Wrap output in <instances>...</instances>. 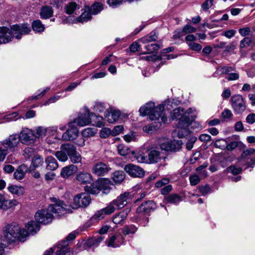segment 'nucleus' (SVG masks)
Returning <instances> with one entry per match:
<instances>
[{
  "label": "nucleus",
  "instance_id": "obj_48",
  "mask_svg": "<svg viewBox=\"0 0 255 255\" xmlns=\"http://www.w3.org/2000/svg\"><path fill=\"white\" fill-rule=\"evenodd\" d=\"M157 39V34L156 33V32H154L153 34L151 33L150 35L142 38L141 41L142 42L145 43L155 41Z\"/></svg>",
  "mask_w": 255,
  "mask_h": 255
},
{
  "label": "nucleus",
  "instance_id": "obj_44",
  "mask_svg": "<svg viewBox=\"0 0 255 255\" xmlns=\"http://www.w3.org/2000/svg\"><path fill=\"white\" fill-rule=\"evenodd\" d=\"M137 228L133 225L126 226L123 229V233L124 235L134 234L137 231Z\"/></svg>",
  "mask_w": 255,
  "mask_h": 255
},
{
  "label": "nucleus",
  "instance_id": "obj_17",
  "mask_svg": "<svg viewBox=\"0 0 255 255\" xmlns=\"http://www.w3.org/2000/svg\"><path fill=\"white\" fill-rule=\"evenodd\" d=\"M75 179L80 184H90L93 181L91 174L86 171L78 172L76 175Z\"/></svg>",
  "mask_w": 255,
  "mask_h": 255
},
{
  "label": "nucleus",
  "instance_id": "obj_46",
  "mask_svg": "<svg viewBox=\"0 0 255 255\" xmlns=\"http://www.w3.org/2000/svg\"><path fill=\"white\" fill-rule=\"evenodd\" d=\"M35 154V149L33 147H26L23 151V155L26 159H29Z\"/></svg>",
  "mask_w": 255,
  "mask_h": 255
},
{
  "label": "nucleus",
  "instance_id": "obj_49",
  "mask_svg": "<svg viewBox=\"0 0 255 255\" xmlns=\"http://www.w3.org/2000/svg\"><path fill=\"white\" fill-rule=\"evenodd\" d=\"M242 169L240 167H236L235 165H231L226 169V172L231 173L234 175L239 174L241 172Z\"/></svg>",
  "mask_w": 255,
  "mask_h": 255
},
{
  "label": "nucleus",
  "instance_id": "obj_6",
  "mask_svg": "<svg viewBox=\"0 0 255 255\" xmlns=\"http://www.w3.org/2000/svg\"><path fill=\"white\" fill-rule=\"evenodd\" d=\"M3 234L8 242H14L18 240L24 241L27 236V233L25 230L16 223H12L6 226L4 228Z\"/></svg>",
  "mask_w": 255,
  "mask_h": 255
},
{
  "label": "nucleus",
  "instance_id": "obj_37",
  "mask_svg": "<svg viewBox=\"0 0 255 255\" xmlns=\"http://www.w3.org/2000/svg\"><path fill=\"white\" fill-rule=\"evenodd\" d=\"M104 238L102 235H98L93 238L89 239L87 242V244L89 246H97L101 242Z\"/></svg>",
  "mask_w": 255,
  "mask_h": 255
},
{
  "label": "nucleus",
  "instance_id": "obj_52",
  "mask_svg": "<svg viewBox=\"0 0 255 255\" xmlns=\"http://www.w3.org/2000/svg\"><path fill=\"white\" fill-rule=\"evenodd\" d=\"M96 133L95 129L92 128H86L82 131V135L84 137L93 136Z\"/></svg>",
  "mask_w": 255,
  "mask_h": 255
},
{
  "label": "nucleus",
  "instance_id": "obj_53",
  "mask_svg": "<svg viewBox=\"0 0 255 255\" xmlns=\"http://www.w3.org/2000/svg\"><path fill=\"white\" fill-rule=\"evenodd\" d=\"M110 134H112V130L107 128H103L100 132V137L104 138L108 137Z\"/></svg>",
  "mask_w": 255,
  "mask_h": 255
},
{
  "label": "nucleus",
  "instance_id": "obj_3",
  "mask_svg": "<svg viewBox=\"0 0 255 255\" xmlns=\"http://www.w3.org/2000/svg\"><path fill=\"white\" fill-rule=\"evenodd\" d=\"M30 31V27L27 24L13 25L10 29L5 26L0 27V44L8 43L13 37L20 39L22 35L28 34Z\"/></svg>",
  "mask_w": 255,
  "mask_h": 255
},
{
  "label": "nucleus",
  "instance_id": "obj_4",
  "mask_svg": "<svg viewBox=\"0 0 255 255\" xmlns=\"http://www.w3.org/2000/svg\"><path fill=\"white\" fill-rule=\"evenodd\" d=\"M128 192L121 194L116 199L110 202L106 208L98 211L94 215V218L98 220H101L106 215H110L116 210L123 208L128 203Z\"/></svg>",
  "mask_w": 255,
  "mask_h": 255
},
{
  "label": "nucleus",
  "instance_id": "obj_8",
  "mask_svg": "<svg viewBox=\"0 0 255 255\" xmlns=\"http://www.w3.org/2000/svg\"><path fill=\"white\" fill-rule=\"evenodd\" d=\"M84 113H79L77 118L73 121L69 123L70 127H84L91 123V114L87 108H85Z\"/></svg>",
  "mask_w": 255,
  "mask_h": 255
},
{
  "label": "nucleus",
  "instance_id": "obj_62",
  "mask_svg": "<svg viewBox=\"0 0 255 255\" xmlns=\"http://www.w3.org/2000/svg\"><path fill=\"white\" fill-rule=\"evenodd\" d=\"M189 179L190 184L192 186L197 185L200 181L199 177L196 174L190 176Z\"/></svg>",
  "mask_w": 255,
  "mask_h": 255
},
{
  "label": "nucleus",
  "instance_id": "obj_25",
  "mask_svg": "<svg viewBox=\"0 0 255 255\" xmlns=\"http://www.w3.org/2000/svg\"><path fill=\"white\" fill-rule=\"evenodd\" d=\"M124 239L121 235L113 236L109 240L107 245L113 248L119 247L123 243Z\"/></svg>",
  "mask_w": 255,
  "mask_h": 255
},
{
  "label": "nucleus",
  "instance_id": "obj_12",
  "mask_svg": "<svg viewBox=\"0 0 255 255\" xmlns=\"http://www.w3.org/2000/svg\"><path fill=\"white\" fill-rule=\"evenodd\" d=\"M232 107L237 114L242 113L246 110L245 101L240 95H235L231 98Z\"/></svg>",
  "mask_w": 255,
  "mask_h": 255
},
{
  "label": "nucleus",
  "instance_id": "obj_26",
  "mask_svg": "<svg viewBox=\"0 0 255 255\" xmlns=\"http://www.w3.org/2000/svg\"><path fill=\"white\" fill-rule=\"evenodd\" d=\"M28 171L27 167L22 164L20 165L13 174L14 178L16 180H20L24 178L25 173Z\"/></svg>",
  "mask_w": 255,
  "mask_h": 255
},
{
  "label": "nucleus",
  "instance_id": "obj_5",
  "mask_svg": "<svg viewBox=\"0 0 255 255\" xmlns=\"http://www.w3.org/2000/svg\"><path fill=\"white\" fill-rule=\"evenodd\" d=\"M164 109V106L162 105L155 107L154 103L149 102L141 107L139 112L142 116L149 115V119L152 121H160L165 123L167 117L165 113H163Z\"/></svg>",
  "mask_w": 255,
  "mask_h": 255
},
{
  "label": "nucleus",
  "instance_id": "obj_33",
  "mask_svg": "<svg viewBox=\"0 0 255 255\" xmlns=\"http://www.w3.org/2000/svg\"><path fill=\"white\" fill-rule=\"evenodd\" d=\"M53 10L51 7L44 6L41 9L40 16L41 18L47 19L53 15Z\"/></svg>",
  "mask_w": 255,
  "mask_h": 255
},
{
  "label": "nucleus",
  "instance_id": "obj_51",
  "mask_svg": "<svg viewBox=\"0 0 255 255\" xmlns=\"http://www.w3.org/2000/svg\"><path fill=\"white\" fill-rule=\"evenodd\" d=\"M215 146L216 147L222 149L226 148V146H227V141L224 139L216 140L215 142Z\"/></svg>",
  "mask_w": 255,
  "mask_h": 255
},
{
  "label": "nucleus",
  "instance_id": "obj_1",
  "mask_svg": "<svg viewBox=\"0 0 255 255\" xmlns=\"http://www.w3.org/2000/svg\"><path fill=\"white\" fill-rule=\"evenodd\" d=\"M54 204L49 206L47 209L38 210L35 215V219L37 222L44 225L47 224L52 222L53 215L58 217L70 212V209H67L66 205L61 201H58L56 198H51Z\"/></svg>",
  "mask_w": 255,
  "mask_h": 255
},
{
  "label": "nucleus",
  "instance_id": "obj_54",
  "mask_svg": "<svg viewBox=\"0 0 255 255\" xmlns=\"http://www.w3.org/2000/svg\"><path fill=\"white\" fill-rule=\"evenodd\" d=\"M159 48L160 46L157 44H149L145 46L146 49L150 53L157 51Z\"/></svg>",
  "mask_w": 255,
  "mask_h": 255
},
{
  "label": "nucleus",
  "instance_id": "obj_35",
  "mask_svg": "<svg viewBox=\"0 0 255 255\" xmlns=\"http://www.w3.org/2000/svg\"><path fill=\"white\" fill-rule=\"evenodd\" d=\"M79 7L75 2H70L68 3L65 7V12L69 14H71Z\"/></svg>",
  "mask_w": 255,
  "mask_h": 255
},
{
  "label": "nucleus",
  "instance_id": "obj_36",
  "mask_svg": "<svg viewBox=\"0 0 255 255\" xmlns=\"http://www.w3.org/2000/svg\"><path fill=\"white\" fill-rule=\"evenodd\" d=\"M33 30L36 32H41L44 30V26L41 23L40 20H36L33 21L32 23Z\"/></svg>",
  "mask_w": 255,
  "mask_h": 255
},
{
  "label": "nucleus",
  "instance_id": "obj_60",
  "mask_svg": "<svg viewBox=\"0 0 255 255\" xmlns=\"http://www.w3.org/2000/svg\"><path fill=\"white\" fill-rule=\"evenodd\" d=\"M199 189L202 195H206L211 192V188L208 185L200 186Z\"/></svg>",
  "mask_w": 255,
  "mask_h": 255
},
{
  "label": "nucleus",
  "instance_id": "obj_40",
  "mask_svg": "<svg viewBox=\"0 0 255 255\" xmlns=\"http://www.w3.org/2000/svg\"><path fill=\"white\" fill-rule=\"evenodd\" d=\"M182 142L181 140L170 141V151L176 152L181 149Z\"/></svg>",
  "mask_w": 255,
  "mask_h": 255
},
{
  "label": "nucleus",
  "instance_id": "obj_57",
  "mask_svg": "<svg viewBox=\"0 0 255 255\" xmlns=\"http://www.w3.org/2000/svg\"><path fill=\"white\" fill-rule=\"evenodd\" d=\"M255 152V149L253 148L247 149L243 151L241 155V162H242V159H245L248 157L249 156H251Z\"/></svg>",
  "mask_w": 255,
  "mask_h": 255
},
{
  "label": "nucleus",
  "instance_id": "obj_56",
  "mask_svg": "<svg viewBox=\"0 0 255 255\" xmlns=\"http://www.w3.org/2000/svg\"><path fill=\"white\" fill-rule=\"evenodd\" d=\"M170 141L171 140H169L168 139H163V141L161 142L160 143L161 149L166 151H170Z\"/></svg>",
  "mask_w": 255,
  "mask_h": 255
},
{
  "label": "nucleus",
  "instance_id": "obj_32",
  "mask_svg": "<svg viewBox=\"0 0 255 255\" xmlns=\"http://www.w3.org/2000/svg\"><path fill=\"white\" fill-rule=\"evenodd\" d=\"M91 116V122H93V125L94 126L99 128L102 127L104 126L103 118L102 116H97L93 113H92Z\"/></svg>",
  "mask_w": 255,
  "mask_h": 255
},
{
  "label": "nucleus",
  "instance_id": "obj_61",
  "mask_svg": "<svg viewBox=\"0 0 255 255\" xmlns=\"http://www.w3.org/2000/svg\"><path fill=\"white\" fill-rule=\"evenodd\" d=\"M251 42V39L249 37H246L241 40L240 42V47L243 48L248 46L250 45Z\"/></svg>",
  "mask_w": 255,
  "mask_h": 255
},
{
  "label": "nucleus",
  "instance_id": "obj_31",
  "mask_svg": "<svg viewBox=\"0 0 255 255\" xmlns=\"http://www.w3.org/2000/svg\"><path fill=\"white\" fill-rule=\"evenodd\" d=\"M104 8L103 4L101 2H95L89 9L92 15H96L100 12Z\"/></svg>",
  "mask_w": 255,
  "mask_h": 255
},
{
  "label": "nucleus",
  "instance_id": "obj_10",
  "mask_svg": "<svg viewBox=\"0 0 255 255\" xmlns=\"http://www.w3.org/2000/svg\"><path fill=\"white\" fill-rule=\"evenodd\" d=\"M33 134L34 132L32 130L24 128H22L18 135V137L19 141L22 144L30 145L34 144L35 142V139Z\"/></svg>",
  "mask_w": 255,
  "mask_h": 255
},
{
  "label": "nucleus",
  "instance_id": "obj_16",
  "mask_svg": "<svg viewBox=\"0 0 255 255\" xmlns=\"http://www.w3.org/2000/svg\"><path fill=\"white\" fill-rule=\"evenodd\" d=\"M68 127L69 128L63 134L62 138L63 140L73 141L78 137L79 130L75 126L70 127L69 123L68 124Z\"/></svg>",
  "mask_w": 255,
  "mask_h": 255
},
{
  "label": "nucleus",
  "instance_id": "obj_38",
  "mask_svg": "<svg viewBox=\"0 0 255 255\" xmlns=\"http://www.w3.org/2000/svg\"><path fill=\"white\" fill-rule=\"evenodd\" d=\"M125 178V174L122 171H117L113 173V179L116 183H121Z\"/></svg>",
  "mask_w": 255,
  "mask_h": 255
},
{
  "label": "nucleus",
  "instance_id": "obj_19",
  "mask_svg": "<svg viewBox=\"0 0 255 255\" xmlns=\"http://www.w3.org/2000/svg\"><path fill=\"white\" fill-rule=\"evenodd\" d=\"M155 204L153 201H148L143 203L136 210L138 213L148 214L155 208Z\"/></svg>",
  "mask_w": 255,
  "mask_h": 255
},
{
  "label": "nucleus",
  "instance_id": "obj_50",
  "mask_svg": "<svg viewBox=\"0 0 255 255\" xmlns=\"http://www.w3.org/2000/svg\"><path fill=\"white\" fill-rule=\"evenodd\" d=\"M69 158L71 161L74 163H80L82 160V157L77 151H75Z\"/></svg>",
  "mask_w": 255,
  "mask_h": 255
},
{
  "label": "nucleus",
  "instance_id": "obj_29",
  "mask_svg": "<svg viewBox=\"0 0 255 255\" xmlns=\"http://www.w3.org/2000/svg\"><path fill=\"white\" fill-rule=\"evenodd\" d=\"M43 163V158L39 155H35L32 160L31 164L29 167L28 172H31L32 170L41 166Z\"/></svg>",
  "mask_w": 255,
  "mask_h": 255
},
{
  "label": "nucleus",
  "instance_id": "obj_58",
  "mask_svg": "<svg viewBox=\"0 0 255 255\" xmlns=\"http://www.w3.org/2000/svg\"><path fill=\"white\" fill-rule=\"evenodd\" d=\"M188 46L190 49L197 52L200 51L202 48L200 44L196 43L195 42L189 43Z\"/></svg>",
  "mask_w": 255,
  "mask_h": 255
},
{
  "label": "nucleus",
  "instance_id": "obj_59",
  "mask_svg": "<svg viewBox=\"0 0 255 255\" xmlns=\"http://www.w3.org/2000/svg\"><path fill=\"white\" fill-rule=\"evenodd\" d=\"M123 2L122 0H108L107 3L111 7L113 8L117 7L120 5Z\"/></svg>",
  "mask_w": 255,
  "mask_h": 255
},
{
  "label": "nucleus",
  "instance_id": "obj_2",
  "mask_svg": "<svg viewBox=\"0 0 255 255\" xmlns=\"http://www.w3.org/2000/svg\"><path fill=\"white\" fill-rule=\"evenodd\" d=\"M193 111L192 108H189L187 111H184L183 108L179 107L173 110L171 113L170 117L172 120H179L178 128L181 129L178 132L179 138H182L188 134L189 130L187 128L195 119L194 116L190 115Z\"/></svg>",
  "mask_w": 255,
  "mask_h": 255
},
{
  "label": "nucleus",
  "instance_id": "obj_55",
  "mask_svg": "<svg viewBox=\"0 0 255 255\" xmlns=\"http://www.w3.org/2000/svg\"><path fill=\"white\" fill-rule=\"evenodd\" d=\"M106 109V106L104 103L101 102L96 103L94 106V110L97 112L101 113L104 112Z\"/></svg>",
  "mask_w": 255,
  "mask_h": 255
},
{
  "label": "nucleus",
  "instance_id": "obj_42",
  "mask_svg": "<svg viewBox=\"0 0 255 255\" xmlns=\"http://www.w3.org/2000/svg\"><path fill=\"white\" fill-rule=\"evenodd\" d=\"M167 202L172 204H176L181 201V197L177 194H172L165 198Z\"/></svg>",
  "mask_w": 255,
  "mask_h": 255
},
{
  "label": "nucleus",
  "instance_id": "obj_27",
  "mask_svg": "<svg viewBox=\"0 0 255 255\" xmlns=\"http://www.w3.org/2000/svg\"><path fill=\"white\" fill-rule=\"evenodd\" d=\"M157 121V122H154L148 126H144L143 128V130L146 133H152L157 130L161 126V123L162 122L160 121Z\"/></svg>",
  "mask_w": 255,
  "mask_h": 255
},
{
  "label": "nucleus",
  "instance_id": "obj_23",
  "mask_svg": "<svg viewBox=\"0 0 255 255\" xmlns=\"http://www.w3.org/2000/svg\"><path fill=\"white\" fill-rule=\"evenodd\" d=\"M27 233V236L29 235H33L35 234L40 229V226L37 223L33 221H29L25 226Z\"/></svg>",
  "mask_w": 255,
  "mask_h": 255
},
{
  "label": "nucleus",
  "instance_id": "obj_18",
  "mask_svg": "<svg viewBox=\"0 0 255 255\" xmlns=\"http://www.w3.org/2000/svg\"><path fill=\"white\" fill-rule=\"evenodd\" d=\"M129 212L130 209L127 208L116 214L112 218L113 223L117 225H123Z\"/></svg>",
  "mask_w": 255,
  "mask_h": 255
},
{
  "label": "nucleus",
  "instance_id": "obj_14",
  "mask_svg": "<svg viewBox=\"0 0 255 255\" xmlns=\"http://www.w3.org/2000/svg\"><path fill=\"white\" fill-rule=\"evenodd\" d=\"M125 170L133 177L141 178L144 175V171L140 167L133 164H128L124 168Z\"/></svg>",
  "mask_w": 255,
  "mask_h": 255
},
{
  "label": "nucleus",
  "instance_id": "obj_41",
  "mask_svg": "<svg viewBox=\"0 0 255 255\" xmlns=\"http://www.w3.org/2000/svg\"><path fill=\"white\" fill-rule=\"evenodd\" d=\"M131 153L138 162H148V158L147 159V157L144 155V154L143 153L138 152L136 154L134 151H131Z\"/></svg>",
  "mask_w": 255,
  "mask_h": 255
},
{
  "label": "nucleus",
  "instance_id": "obj_30",
  "mask_svg": "<svg viewBox=\"0 0 255 255\" xmlns=\"http://www.w3.org/2000/svg\"><path fill=\"white\" fill-rule=\"evenodd\" d=\"M60 149L63 150L67 156L70 157L77 151L76 147L71 143H65L61 145Z\"/></svg>",
  "mask_w": 255,
  "mask_h": 255
},
{
  "label": "nucleus",
  "instance_id": "obj_24",
  "mask_svg": "<svg viewBox=\"0 0 255 255\" xmlns=\"http://www.w3.org/2000/svg\"><path fill=\"white\" fill-rule=\"evenodd\" d=\"M77 167L76 166L71 164L62 168L60 175L63 178H68L76 172Z\"/></svg>",
  "mask_w": 255,
  "mask_h": 255
},
{
  "label": "nucleus",
  "instance_id": "obj_7",
  "mask_svg": "<svg viewBox=\"0 0 255 255\" xmlns=\"http://www.w3.org/2000/svg\"><path fill=\"white\" fill-rule=\"evenodd\" d=\"M113 184L108 179H104L96 183H94L90 186H86L85 190L92 194H98L100 191L103 193L107 194L110 193Z\"/></svg>",
  "mask_w": 255,
  "mask_h": 255
},
{
  "label": "nucleus",
  "instance_id": "obj_22",
  "mask_svg": "<svg viewBox=\"0 0 255 255\" xmlns=\"http://www.w3.org/2000/svg\"><path fill=\"white\" fill-rule=\"evenodd\" d=\"M120 115V112L117 110H112L111 111L107 110L105 114V118L110 123H114L118 121Z\"/></svg>",
  "mask_w": 255,
  "mask_h": 255
},
{
  "label": "nucleus",
  "instance_id": "obj_34",
  "mask_svg": "<svg viewBox=\"0 0 255 255\" xmlns=\"http://www.w3.org/2000/svg\"><path fill=\"white\" fill-rule=\"evenodd\" d=\"M7 189L11 193L18 196L22 195L24 192L23 187L16 185H9L8 186Z\"/></svg>",
  "mask_w": 255,
  "mask_h": 255
},
{
  "label": "nucleus",
  "instance_id": "obj_11",
  "mask_svg": "<svg viewBox=\"0 0 255 255\" xmlns=\"http://www.w3.org/2000/svg\"><path fill=\"white\" fill-rule=\"evenodd\" d=\"M68 244L66 241H63L59 244L57 247L50 248L45 251L44 255H70V252L68 248Z\"/></svg>",
  "mask_w": 255,
  "mask_h": 255
},
{
  "label": "nucleus",
  "instance_id": "obj_64",
  "mask_svg": "<svg viewBox=\"0 0 255 255\" xmlns=\"http://www.w3.org/2000/svg\"><path fill=\"white\" fill-rule=\"evenodd\" d=\"M124 129V128L122 126H116L114 129L112 130V135L113 136L117 135L122 132Z\"/></svg>",
  "mask_w": 255,
  "mask_h": 255
},
{
  "label": "nucleus",
  "instance_id": "obj_28",
  "mask_svg": "<svg viewBox=\"0 0 255 255\" xmlns=\"http://www.w3.org/2000/svg\"><path fill=\"white\" fill-rule=\"evenodd\" d=\"M45 163L46 164V169L49 170H55L58 167V163L55 158L51 156H48L45 159Z\"/></svg>",
  "mask_w": 255,
  "mask_h": 255
},
{
  "label": "nucleus",
  "instance_id": "obj_39",
  "mask_svg": "<svg viewBox=\"0 0 255 255\" xmlns=\"http://www.w3.org/2000/svg\"><path fill=\"white\" fill-rule=\"evenodd\" d=\"M117 148L119 153L122 156H127L131 152L130 149L123 144L119 145Z\"/></svg>",
  "mask_w": 255,
  "mask_h": 255
},
{
  "label": "nucleus",
  "instance_id": "obj_21",
  "mask_svg": "<svg viewBox=\"0 0 255 255\" xmlns=\"http://www.w3.org/2000/svg\"><path fill=\"white\" fill-rule=\"evenodd\" d=\"M148 155V160L152 163H157L164 158V155L162 152L155 149L151 150Z\"/></svg>",
  "mask_w": 255,
  "mask_h": 255
},
{
  "label": "nucleus",
  "instance_id": "obj_20",
  "mask_svg": "<svg viewBox=\"0 0 255 255\" xmlns=\"http://www.w3.org/2000/svg\"><path fill=\"white\" fill-rule=\"evenodd\" d=\"M57 127H51L49 128H45L43 127H38L36 128L33 131L34 132V136L35 139L36 138H42L46 136L47 131L51 130L52 131H57Z\"/></svg>",
  "mask_w": 255,
  "mask_h": 255
},
{
  "label": "nucleus",
  "instance_id": "obj_15",
  "mask_svg": "<svg viewBox=\"0 0 255 255\" xmlns=\"http://www.w3.org/2000/svg\"><path fill=\"white\" fill-rule=\"evenodd\" d=\"M110 169L111 168L108 165L105 163L100 162L94 165L92 171L93 174L101 176L107 174Z\"/></svg>",
  "mask_w": 255,
  "mask_h": 255
},
{
  "label": "nucleus",
  "instance_id": "obj_63",
  "mask_svg": "<svg viewBox=\"0 0 255 255\" xmlns=\"http://www.w3.org/2000/svg\"><path fill=\"white\" fill-rule=\"evenodd\" d=\"M185 34L191 33L196 31V28L189 24L186 25L183 28Z\"/></svg>",
  "mask_w": 255,
  "mask_h": 255
},
{
  "label": "nucleus",
  "instance_id": "obj_9",
  "mask_svg": "<svg viewBox=\"0 0 255 255\" xmlns=\"http://www.w3.org/2000/svg\"><path fill=\"white\" fill-rule=\"evenodd\" d=\"M91 197L88 193H82L75 196L73 199L72 208L77 209L80 207L85 208L91 203Z\"/></svg>",
  "mask_w": 255,
  "mask_h": 255
},
{
  "label": "nucleus",
  "instance_id": "obj_45",
  "mask_svg": "<svg viewBox=\"0 0 255 255\" xmlns=\"http://www.w3.org/2000/svg\"><path fill=\"white\" fill-rule=\"evenodd\" d=\"M92 14L90 13L89 11H85L77 18V21L80 22H84L88 21L90 20L92 18Z\"/></svg>",
  "mask_w": 255,
  "mask_h": 255
},
{
  "label": "nucleus",
  "instance_id": "obj_43",
  "mask_svg": "<svg viewBox=\"0 0 255 255\" xmlns=\"http://www.w3.org/2000/svg\"><path fill=\"white\" fill-rule=\"evenodd\" d=\"M54 155L60 161L62 162L66 161L68 159L67 154H66L65 152L62 149L55 152Z\"/></svg>",
  "mask_w": 255,
  "mask_h": 255
},
{
  "label": "nucleus",
  "instance_id": "obj_47",
  "mask_svg": "<svg viewBox=\"0 0 255 255\" xmlns=\"http://www.w3.org/2000/svg\"><path fill=\"white\" fill-rule=\"evenodd\" d=\"M18 204L16 200H4V210H6L16 206Z\"/></svg>",
  "mask_w": 255,
  "mask_h": 255
},
{
  "label": "nucleus",
  "instance_id": "obj_13",
  "mask_svg": "<svg viewBox=\"0 0 255 255\" xmlns=\"http://www.w3.org/2000/svg\"><path fill=\"white\" fill-rule=\"evenodd\" d=\"M19 139L16 134L10 135L8 137L1 141V144L7 151H14L19 143Z\"/></svg>",
  "mask_w": 255,
  "mask_h": 255
}]
</instances>
